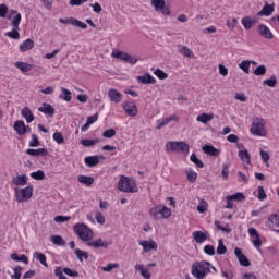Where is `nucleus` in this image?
Instances as JSON below:
<instances>
[{"label":"nucleus","instance_id":"1","mask_svg":"<svg viewBox=\"0 0 279 279\" xmlns=\"http://www.w3.org/2000/svg\"><path fill=\"white\" fill-rule=\"evenodd\" d=\"M73 231L81 239V241H84V243H87L88 247H94L95 250H99V247H102L104 250H108L110 245H112V241H104V239L98 238L95 241H93V229H90L86 223H76L73 227Z\"/></svg>","mask_w":279,"mask_h":279},{"label":"nucleus","instance_id":"2","mask_svg":"<svg viewBox=\"0 0 279 279\" xmlns=\"http://www.w3.org/2000/svg\"><path fill=\"white\" fill-rule=\"evenodd\" d=\"M211 264L206 260L196 262L192 265V276L196 279H204L210 271Z\"/></svg>","mask_w":279,"mask_h":279},{"label":"nucleus","instance_id":"3","mask_svg":"<svg viewBox=\"0 0 279 279\" xmlns=\"http://www.w3.org/2000/svg\"><path fill=\"white\" fill-rule=\"evenodd\" d=\"M118 189L123 193H138V186H136V181L125 175L120 177Z\"/></svg>","mask_w":279,"mask_h":279},{"label":"nucleus","instance_id":"4","mask_svg":"<svg viewBox=\"0 0 279 279\" xmlns=\"http://www.w3.org/2000/svg\"><path fill=\"white\" fill-rule=\"evenodd\" d=\"M33 195H34V187L32 185H28L24 189L15 187V197L20 204L23 202H28L29 199H32Z\"/></svg>","mask_w":279,"mask_h":279},{"label":"nucleus","instance_id":"5","mask_svg":"<svg viewBox=\"0 0 279 279\" xmlns=\"http://www.w3.org/2000/svg\"><path fill=\"white\" fill-rule=\"evenodd\" d=\"M166 151H177L178 154H189L190 146L186 142H167Z\"/></svg>","mask_w":279,"mask_h":279},{"label":"nucleus","instance_id":"6","mask_svg":"<svg viewBox=\"0 0 279 279\" xmlns=\"http://www.w3.org/2000/svg\"><path fill=\"white\" fill-rule=\"evenodd\" d=\"M149 213L154 219H169L171 217V209L165 205L153 207Z\"/></svg>","mask_w":279,"mask_h":279},{"label":"nucleus","instance_id":"7","mask_svg":"<svg viewBox=\"0 0 279 279\" xmlns=\"http://www.w3.org/2000/svg\"><path fill=\"white\" fill-rule=\"evenodd\" d=\"M251 132L255 136H266L267 131L265 130V120L258 118L254 120L252 123Z\"/></svg>","mask_w":279,"mask_h":279},{"label":"nucleus","instance_id":"8","mask_svg":"<svg viewBox=\"0 0 279 279\" xmlns=\"http://www.w3.org/2000/svg\"><path fill=\"white\" fill-rule=\"evenodd\" d=\"M11 25L13 26V29L8 32L5 36L12 38L13 40H19V38H21V33H19V25H21V14L13 16Z\"/></svg>","mask_w":279,"mask_h":279},{"label":"nucleus","instance_id":"9","mask_svg":"<svg viewBox=\"0 0 279 279\" xmlns=\"http://www.w3.org/2000/svg\"><path fill=\"white\" fill-rule=\"evenodd\" d=\"M112 58H117L118 60H122V62H126L128 64H136L138 62V58L130 56L128 52H123L121 50L113 51L111 53Z\"/></svg>","mask_w":279,"mask_h":279},{"label":"nucleus","instance_id":"10","mask_svg":"<svg viewBox=\"0 0 279 279\" xmlns=\"http://www.w3.org/2000/svg\"><path fill=\"white\" fill-rule=\"evenodd\" d=\"M122 108L129 117H136L138 114V107H136L135 102L124 101L122 102Z\"/></svg>","mask_w":279,"mask_h":279},{"label":"nucleus","instance_id":"11","mask_svg":"<svg viewBox=\"0 0 279 279\" xmlns=\"http://www.w3.org/2000/svg\"><path fill=\"white\" fill-rule=\"evenodd\" d=\"M234 254L242 267H250V265H252V263H250V259L247 258V256H245V254H243V250H241L240 247L234 248Z\"/></svg>","mask_w":279,"mask_h":279},{"label":"nucleus","instance_id":"12","mask_svg":"<svg viewBox=\"0 0 279 279\" xmlns=\"http://www.w3.org/2000/svg\"><path fill=\"white\" fill-rule=\"evenodd\" d=\"M138 245L143 247V251L145 254H148V252H151V250H158V243L155 241H147V240H140Z\"/></svg>","mask_w":279,"mask_h":279},{"label":"nucleus","instance_id":"13","mask_svg":"<svg viewBox=\"0 0 279 279\" xmlns=\"http://www.w3.org/2000/svg\"><path fill=\"white\" fill-rule=\"evenodd\" d=\"M257 32L259 36L266 38V40H271L274 38V33H271V29H269V27H267L265 24H259L257 26Z\"/></svg>","mask_w":279,"mask_h":279},{"label":"nucleus","instance_id":"14","mask_svg":"<svg viewBox=\"0 0 279 279\" xmlns=\"http://www.w3.org/2000/svg\"><path fill=\"white\" fill-rule=\"evenodd\" d=\"M108 97L111 101V104H121L123 99V94L119 93V90L111 88L108 90Z\"/></svg>","mask_w":279,"mask_h":279},{"label":"nucleus","instance_id":"15","mask_svg":"<svg viewBox=\"0 0 279 279\" xmlns=\"http://www.w3.org/2000/svg\"><path fill=\"white\" fill-rule=\"evenodd\" d=\"M99 160H106V157L101 155L88 156V157H85V165L90 168L97 167V165L99 163Z\"/></svg>","mask_w":279,"mask_h":279},{"label":"nucleus","instance_id":"16","mask_svg":"<svg viewBox=\"0 0 279 279\" xmlns=\"http://www.w3.org/2000/svg\"><path fill=\"white\" fill-rule=\"evenodd\" d=\"M276 10V4H269V2H265L263 9L257 13V16H271L274 11Z\"/></svg>","mask_w":279,"mask_h":279},{"label":"nucleus","instance_id":"17","mask_svg":"<svg viewBox=\"0 0 279 279\" xmlns=\"http://www.w3.org/2000/svg\"><path fill=\"white\" fill-rule=\"evenodd\" d=\"M26 154L28 156H33L34 158H38V156H49V150H47V148H37V149H34V148H28L26 149Z\"/></svg>","mask_w":279,"mask_h":279},{"label":"nucleus","instance_id":"18","mask_svg":"<svg viewBox=\"0 0 279 279\" xmlns=\"http://www.w3.org/2000/svg\"><path fill=\"white\" fill-rule=\"evenodd\" d=\"M38 112H43L47 117H53L56 114V108L49 105V102H43V106L38 108Z\"/></svg>","mask_w":279,"mask_h":279},{"label":"nucleus","instance_id":"19","mask_svg":"<svg viewBox=\"0 0 279 279\" xmlns=\"http://www.w3.org/2000/svg\"><path fill=\"white\" fill-rule=\"evenodd\" d=\"M138 84H156V78L149 74V72H146L142 76L136 77Z\"/></svg>","mask_w":279,"mask_h":279},{"label":"nucleus","instance_id":"20","mask_svg":"<svg viewBox=\"0 0 279 279\" xmlns=\"http://www.w3.org/2000/svg\"><path fill=\"white\" fill-rule=\"evenodd\" d=\"M14 66L16 69H20V71H22V73H29V71H32V69H34L33 64H29V63L23 62V61H16L14 63Z\"/></svg>","mask_w":279,"mask_h":279},{"label":"nucleus","instance_id":"21","mask_svg":"<svg viewBox=\"0 0 279 279\" xmlns=\"http://www.w3.org/2000/svg\"><path fill=\"white\" fill-rule=\"evenodd\" d=\"M203 151L204 154H207V156H219V154H221L219 149L209 144L203 146Z\"/></svg>","mask_w":279,"mask_h":279},{"label":"nucleus","instance_id":"22","mask_svg":"<svg viewBox=\"0 0 279 279\" xmlns=\"http://www.w3.org/2000/svg\"><path fill=\"white\" fill-rule=\"evenodd\" d=\"M27 180H28V178L25 174L17 175V177L12 179V184L14 186H26Z\"/></svg>","mask_w":279,"mask_h":279},{"label":"nucleus","instance_id":"23","mask_svg":"<svg viewBox=\"0 0 279 279\" xmlns=\"http://www.w3.org/2000/svg\"><path fill=\"white\" fill-rule=\"evenodd\" d=\"M192 236L197 243H204V241L208 240V233H204V231H194Z\"/></svg>","mask_w":279,"mask_h":279},{"label":"nucleus","instance_id":"24","mask_svg":"<svg viewBox=\"0 0 279 279\" xmlns=\"http://www.w3.org/2000/svg\"><path fill=\"white\" fill-rule=\"evenodd\" d=\"M215 119V113H202L197 116L196 121L199 123H204V125L208 124L209 121Z\"/></svg>","mask_w":279,"mask_h":279},{"label":"nucleus","instance_id":"25","mask_svg":"<svg viewBox=\"0 0 279 279\" xmlns=\"http://www.w3.org/2000/svg\"><path fill=\"white\" fill-rule=\"evenodd\" d=\"M238 156L242 162H246V165H252V157L250 156V151L247 149H241L238 153Z\"/></svg>","mask_w":279,"mask_h":279},{"label":"nucleus","instance_id":"26","mask_svg":"<svg viewBox=\"0 0 279 279\" xmlns=\"http://www.w3.org/2000/svg\"><path fill=\"white\" fill-rule=\"evenodd\" d=\"M77 182H80V184H85V186H93V184H95V179L88 175H78Z\"/></svg>","mask_w":279,"mask_h":279},{"label":"nucleus","instance_id":"27","mask_svg":"<svg viewBox=\"0 0 279 279\" xmlns=\"http://www.w3.org/2000/svg\"><path fill=\"white\" fill-rule=\"evenodd\" d=\"M21 114L25 118L26 123H32L34 121V113H32V109H29V107H24Z\"/></svg>","mask_w":279,"mask_h":279},{"label":"nucleus","instance_id":"28","mask_svg":"<svg viewBox=\"0 0 279 279\" xmlns=\"http://www.w3.org/2000/svg\"><path fill=\"white\" fill-rule=\"evenodd\" d=\"M171 121H178V116H170L168 118H165L163 121L158 120L157 130H162V128H165V125H169Z\"/></svg>","mask_w":279,"mask_h":279},{"label":"nucleus","instance_id":"29","mask_svg":"<svg viewBox=\"0 0 279 279\" xmlns=\"http://www.w3.org/2000/svg\"><path fill=\"white\" fill-rule=\"evenodd\" d=\"M31 49H34V40L26 39L20 45V51L22 53H25V51H29Z\"/></svg>","mask_w":279,"mask_h":279},{"label":"nucleus","instance_id":"30","mask_svg":"<svg viewBox=\"0 0 279 279\" xmlns=\"http://www.w3.org/2000/svg\"><path fill=\"white\" fill-rule=\"evenodd\" d=\"M11 259L15 260V263H24V265H29V258H27L26 255L19 256V254L12 253Z\"/></svg>","mask_w":279,"mask_h":279},{"label":"nucleus","instance_id":"31","mask_svg":"<svg viewBox=\"0 0 279 279\" xmlns=\"http://www.w3.org/2000/svg\"><path fill=\"white\" fill-rule=\"evenodd\" d=\"M33 257L36 260H39V263L44 266V267H49V264H47V256L40 252H35L33 254Z\"/></svg>","mask_w":279,"mask_h":279},{"label":"nucleus","instance_id":"32","mask_svg":"<svg viewBox=\"0 0 279 279\" xmlns=\"http://www.w3.org/2000/svg\"><path fill=\"white\" fill-rule=\"evenodd\" d=\"M59 97L60 99H63V101L70 102L71 99H73V94L71 93V90L61 87V95Z\"/></svg>","mask_w":279,"mask_h":279},{"label":"nucleus","instance_id":"33","mask_svg":"<svg viewBox=\"0 0 279 279\" xmlns=\"http://www.w3.org/2000/svg\"><path fill=\"white\" fill-rule=\"evenodd\" d=\"M151 5L155 8L156 12H160L161 10H165L167 2H165V0H151Z\"/></svg>","mask_w":279,"mask_h":279},{"label":"nucleus","instance_id":"34","mask_svg":"<svg viewBox=\"0 0 279 279\" xmlns=\"http://www.w3.org/2000/svg\"><path fill=\"white\" fill-rule=\"evenodd\" d=\"M23 125H25V121L23 120H17L13 124V130L16 131V134H19V136H23V133H22L24 130Z\"/></svg>","mask_w":279,"mask_h":279},{"label":"nucleus","instance_id":"35","mask_svg":"<svg viewBox=\"0 0 279 279\" xmlns=\"http://www.w3.org/2000/svg\"><path fill=\"white\" fill-rule=\"evenodd\" d=\"M50 241L51 243H53V245H66V241H64V238H62L61 235H51Z\"/></svg>","mask_w":279,"mask_h":279},{"label":"nucleus","instance_id":"36","mask_svg":"<svg viewBox=\"0 0 279 279\" xmlns=\"http://www.w3.org/2000/svg\"><path fill=\"white\" fill-rule=\"evenodd\" d=\"M74 254L77 256L80 263H84V259L88 260V252H86V251H82L80 248H76L74 251Z\"/></svg>","mask_w":279,"mask_h":279},{"label":"nucleus","instance_id":"37","mask_svg":"<svg viewBox=\"0 0 279 279\" xmlns=\"http://www.w3.org/2000/svg\"><path fill=\"white\" fill-rule=\"evenodd\" d=\"M179 51L182 53V56H185V58H195L193 50L186 46L179 47Z\"/></svg>","mask_w":279,"mask_h":279},{"label":"nucleus","instance_id":"38","mask_svg":"<svg viewBox=\"0 0 279 279\" xmlns=\"http://www.w3.org/2000/svg\"><path fill=\"white\" fill-rule=\"evenodd\" d=\"M264 86H269V88H276V85L278 84V78L276 75H271L270 78L265 80L263 82Z\"/></svg>","mask_w":279,"mask_h":279},{"label":"nucleus","instance_id":"39","mask_svg":"<svg viewBox=\"0 0 279 279\" xmlns=\"http://www.w3.org/2000/svg\"><path fill=\"white\" fill-rule=\"evenodd\" d=\"M216 252L219 256H223V254H227L228 247L225 246L222 239L218 240V247H217Z\"/></svg>","mask_w":279,"mask_h":279},{"label":"nucleus","instance_id":"40","mask_svg":"<svg viewBox=\"0 0 279 279\" xmlns=\"http://www.w3.org/2000/svg\"><path fill=\"white\" fill-rule=\"evenodd\" d=\"M97 143H101V140L95 138V140H82L81 141V144L83 145V147H95V145H97Z\"/></svg>","mask_w":279,"mask_h":279},{"label":"nucleus","instance_id":"41","mask_svg":"<svg viewBox=\"0 0 279 279\" xmlns=\"http://www.w3.org/2000/svg\"><path fill=\"white\" fill-rule=\"evenodd\" d=\"M229 199L232 202H245V194L243 192H236L233 195H229Z\"/></svg>","mask_w":279,"mask_h":279},{"label":"nucleus","instance_id":"42","mask_svg":"<svg viewBox=\"0 0 279 279\" xmlns=\"http://www.w3.org/2000/svg\"><path fill=\"white\" fill-rule=\"evenodd\" d=\"M191 162H194L198 169H204V162L197 158V155L193 153L190 157Z\"/></svg>","mask_w":279,"mask_h":279},{"label":"nucleus","instance_id":"43","mask_svg":"<svg viewBox=\"0 0 279 279\" xmlns=\"http://www.w3.org/2000/svg\"><path fill=\"white\" fill-rule=\"evenodd\" d=\"M268 223H270V227L276 226V228H279V215L272 214L268 217Z\"/></svg>","mask_w":279,"mask_h":279},{"label":"nucleus","instance_id":"44","mask_svg":"<svg viewBox=\"0 0 279 279\" xmlns=\"http://www.w3.org/2000/svg\"><path fill=\"white\" fill-rule=\"evenodd\" d=\"M250 66H251L250 60H243V61L239 64V69H241V71H243L244 73H246V75H250Z\"/></svg>","mask_w":279,"mask_h":279},{"label":"nucleus","instance_id":"45","mask_svg":"<svg viewBox=\"0 0 279 279\" xmlns=\"http://www.w3.org/2000/svg\"><path fill=\"white\" fill-rule=\"evenodd\" d=\"M31 178L33 180L41 181L45 180V171L43 170H37L36 172L31 173Z\"/></svg>","mask_w":279,"mask_h":279},{"label":"nucleus","instance_id":"46","mask_svg":"<svg viewBox=\"0 0 279 279\" xmlns=\"http://www.w3.org/2000/svg\"><path fill=\"white\" fill-rule=\"evenodd\" d=\"M186 175H187V181L191 184H194V182H197V172H195L193 170H187Z\"/></svg>","mask_w":279,"mask_h":279},{"label":"nucleus","instance_id":"47","mask_svg":"<svg viewBox=\"0 0 279 279\" xmlns=\"http://www.w3.org/2000/svg\"><path fill=\"white\" fill-rule=\"evenodd\" d=\"M13 271H14V274L11 275V278H12V279H21V276H23V267H21V266H15V267L13 268Z\"/></svg>","mask_w":279,"mask_h":279},{"label":"nucleus","instance_id":"48","mask_svg":"<svg viewBox=\"0 0 279 279\" xmlns=\"http://www.w3.org/2000/svg\"><path fill=\"white\" fill-rule=\"evenodd\" d=\"M52 138L58 145L64 144V135H62V132H54Z\"/></svg>","mask_w":279,"mask_h":279},{"label":"nucleus","instance_id":"49","mask_svg":"<svg viewBox=\"0 0 279 279\" xmlns=\"http://www.w3.org/2000/svg\"><path fill=\"white\" fill-rule=\"evenodd\" d=\"M208 210V202L206 199H201L199 204L197 205L198 213H206Z\"/></svg>","mask_w":279,"mask_h":279},{"label":"nucleus","instance_id":"50","mask_svg":"<svg viewBox=\"0 0 279 279\" xmlns=\"http://www.w3.org/2000/svg\"><path fill=\"white\" fill-rule=\"evenodd\" d=\"M72 25L74 27H80V29H88V25L77 19L74 17V20H72Z\"/></svg>","mask_w":279,"mask_h":279},{"label":"nucleus","instance_id":"51","mask_svg":"<svg viewBox=\"0 0 279 279\" xmlns=\"http://www.w3.org/2000/svg\"><path fill=\"white\" fill-rule=\"evenodd\" d=\"M259 154H260V158H262L263 162H264L267 167H269V159L271 158V156L269 155V153H267V151L260 149V150H259Z\"/></svg>","mask_w":279,"mask_h":279},{"label":"nucleus","instance_id":"52","mask_svg":"<svg viewBox=\"0 0 279 279\" xmlns=\"http://www.w3.org/2000/svg\"><path fill=\"white\" fill-rule=\"evenodd\" d=\"M154 74L156 75V77H158V80H167V77H169V74H167L159 68L155 70Z\"/></svg>","mask_w":279,"mask_h":279},{"label":"nucleus","instance_id":"53","mask_svg":"<svg viewBox=\"0 0 279 279\" xmlns=\"http://www.w3.org/2000/svg\"><path fill=\"white\" fill-rule=\"evenodd\" d=\"M28 145L29 147H40V140H38V135L33 133Z\"/></svg>","mask_w":279,"mask_h":279},{"label":"nucleus","instance_id":"54","mask_svg":"<svg viewBox=\"0 0 279 279\" xmlns=\"http://www.w3.org/2000/svg\"><path fill=\"white\" fill-rule=\"evenodd\" d=\"M242 25L244 29H252V17L245 16L242 19Z\"/></svg>","mask_w":279,"mask_h":279},{"label":"nucleus","instance_id":"55","mask_svg":"<svg viewBox=\"0 0 279 279\" xmlns=\"http://www.w3.org/2000/svg\"><path fill=\"white\" fill-rule=\"evenodd\" d=\"M266 73H267V66L265 65H258L254 70V75H257V76L265 75Z\"/></svg>","mask_w":279,"mask_h":279},{"label":"nucleus","instance_id":"56","mask_svg":"<svg viewBox=\"0 0 279 279\" xmlns=\"http://www.w3.org/2000/svg\"><path fill=\"white\" fill-rule=\"evenodd\" d=\"M102 136H104V138H112L113 136H117V130L108 129V130L104 131Z\"/></svg>","mask_w":279,"mask_h":279},{"label":"nucleus","instance_id":"57","mask_svg":"<svg viewBox=\"0 0 279 279\" xmlns=\"http://www.w3.org/2000/svg\"><path fill=\"white\" fill-rule=\"evenodd\" d=\"M257 191H258L257 197L259 202H264V199H267V193H265V187L258 186Z\"/></svg>","mask_w":279,"mask_h":279},{"label":"nucleus","instance_id":"58","mask_svg":"<svg viewBox=\"0 0 279 279\" xmlns=\"http://www.w3.org/2000/svg\"><path fill=\"white\" fill-rule=\"evenodd\" d=\"M56 223H64L65 221H71V216H56L54 217Z\"/></svg>","mask_w":279,"mask_h":279},{"label":"nucleus","instance_id":"59","mask_svg":"<svg viewBox=\"0 0 279 279\" xmlns=\"http://www.w3.org/2000/svg\"><path fill=\"white\" fill-rule=\"evenodd\" d=\"M204 252L207 256H215V246L208 244L204 246Z\"/></svg>","mask_w":279,"mask_h":279},{"label":"nucleus","instance_id":"60","mask_svg":"<svg viewBox=\"0 0 279 279\" xmlns=\"http://www.w3.org/2000/svg\"><path fill=\"white\" fill-rule=\"evenodd\" d=\"M229 169H230V165H228V163H223V165H222V171H221V173H222L223 180H228V175H229V173H230Z\"/></svg>","mask_w":279,"mask_h":279},{"label":"nucleus","instance_id":"61","mask_svg":"<svg viewBox=\"0 0 279 279\" xmlns=\"http://www.w3.org/2000/svg\"><path fill=\"white\" fill-rule=\"evenodd\" d=\"M89 8H93V11L96 13V14H101L102 12V8H101V4H99V2H95L94 4H89Z\"/></svg>","mask_w":279,"mask_h":279},{"label":"nucleus","instance_id":"62","mask_svg":"<svg viewBox=\"0 0 279 279\" xmlns=\"http://www.w3.org/2000/svg\"><path fill=\"white\" fill-rule=\"evenodd\" d=\"M96 221L97 223H100V226H104L106 223V217L100 211L96 213Z\"/></svg>","mask_w":279,"mask_h":279},{"label":"nucleus","instance_id":"63","mask_svg":"<svg viewBox=\"0 0 279 279\" xmlns=\"http://www.w3.org/2000/svg\"><path fill=\"white\" fill-rule=\"evenodd\" d=\"M8 16V5L0 4V19H5Z\"/></svg>","mask_w":279,"mask_h":279},{"label":"nucleus","instance_id":"64","mask_svg":"<svg viewBox=\"0 0 279 279\" xmlns=\"http://www.w3.org/2000/svg\"><path fill=\"white\" fill-rule=\"evenodd\" d=\"M119 264L114 263V264H108L107 266L102 267V271H112V269H118Z\"/></svg>","mask_w":279,"mask_h":279}]
</instances>
